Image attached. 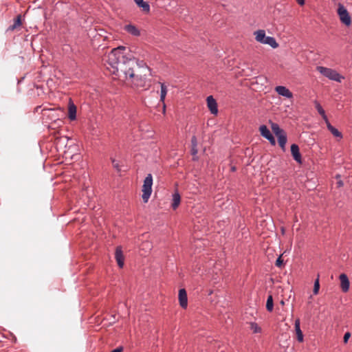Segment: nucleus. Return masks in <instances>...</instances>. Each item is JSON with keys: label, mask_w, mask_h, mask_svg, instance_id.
Masks as SVG:
<instances>
[{"label": "nucleus", "mask_w": 352, "mask_h": 352, "mask_svg": "<svg viewBox=\"0 0 352 352\" xmlns=\"http://www.w3.org/2000/svg\"><path fill=\"white\" fill-rule=\"evenodd\" d=\"M126 47L120 46L113 49L107 57V68L118 78H135L137 61L134 57L126 56Z\"/></svg>", "instance_id": "1"}, {"label": "nucleus", "mask_w": 352, "mask_h": 352, "mask_svg": "<svg viewBox=\"0 0 352 352\" xmlns=\"http://www.w3.org/2000/svg\"><path fill=\"white\" fill-rule=\"evenodd\" d=\"M256 36V41L263 43L269 45L272 48L275 49L278 47V44L276 42V39L270 36H266L265 32L263 30H258L254 32Z\"/></svg>", "instance_id": "2"}, {"label": "nucleus", "mask_w": 352, "mask_h": 352, "mask_svg": "<svg viewBox=\"0 0 352 352\" xmlns=\"http://www.w3.org/2000/svg\"><path fill=\"white\" fill-rule=\"evenodd\" d=\"M317 71H318L322 75L329 78V80L338 82H341L342 80L344 78V76L340 75L336 70L331 68L318 66L317 67Z\"/></svg>", "instance_id": "3"}, {"label": "nucleus", "mask_w": 352, "mask_h": 352, "mask_svg": "<svg viewBox=\"0 0 352 352\" xmlns=\"http://www.w3.org/2000/svg\"><path fill=\"white\" fill-rule=\"evenodd\" d=\"M152 186H153V176L151 174H148L146 178L144 180V184L142 186V200L144 203H147L151 192H152Z\"/></svg>", "instance_id": "4"}, {"label": "nucleus", "mask_w": 352, "mask_h": 352, "mask_svg": "<svg viewBox=\"0 0 352 352\" xmlns=\"http://www.w3.org/2000/svg\"><path fill=\"white\" fill-rule=\"evenodd\" d=\"M338 14L340 17L341 22L346 26H349L351 24V16L345 8V7L340 3L338 8Z\"/></svg>", "instance_id": "5"}, {"label": "nucleus", "mask_w": 352, "mask_h": 352, "mask_svg": "<svg viewBox=\"0 0 352 352\" xmlns=\"http://www.w3.org/2000/svg\"><path fill=\"white\" fill-rule=\"evenodd\" d=\"M259 131L263 137L267 139L270 143L274 146L276 144V140L274 135L272 134L269 129L265 125H261L259 128Z\"/></svg>", "instance_id": "6"}, {"label": "nucleus", "mask_w": 352, "mask_h": 352, "mask_svg": "<svg viewBox=\"0 0 352 352\" xmlns=\"http://www.w3.org/2000/svg\"><path fill=\"white\" fill-rule=\"evenodd\" d=\"M207 105L211 113L216 115L218 112L217 103L212 96H209L206 99Z\"/></svg>", "instance_id": "7"}, {"label": "nucleus", "mask_w": 352, "mask_h": 352, "mask_svg": "<svg viewBox=\"0 0 352 352\" xmlns=\"http://www.w3.org/2000/svg\"><path fill=\"white\" fill-rule=\"evenodd\" d=\"M275 91L278 95L287 98H292L293 97V94L285 86H277L275 87Z\"/></svg>", "instance_id": "8"}, {"label": "nucleus", "mask_w": 352, "mask_h": 352, "mask_svg": "<svg viewBox=\"0 0 352 352\" xmlns=\"http://www.w3.org/2000/svg\"><path fill=\"white\" fill-rule=\"evenodd\" d=\"M179 301L180 306L186 309L188 305L187 293L185 289H180L179 290Z\"/></svg>", "instance_id": "9"}, {"label": "nucleus", "mask_w": 352, "mask_h": 352, "mask_svg": "<svg viewBox=\"0 0 352 352\" xmlns=\"http://www.w3.org/2000/svg\"><path fill=\"white\" fill-rule=\"evenodd\" d=\"M115 258L119 267L122 268L124 266V258L120 246L117 247L116 249Z\"/></svg>", "instance_id": "10"}, {"label": "nucleus", "mask_w": 352, "mask_h": 352, "mask_svg": "<svg viewBox=\"0 0 352 352\" xmlns=\"http://www.w3.org/2000/svg\"><path fill=\"white\" fill-rule=\"evenodd\" d=\"M291 153L294 159L298 162H302V157L300 153L299 147L297 144H293L291 145Z\"/></svg>", "instance_id": "11"}, {"label": "nucleus", "mask_w": 352, "mask_h": 352, "mask_svg": "<svg viewBox=\"0 0 352 352\" xmlns=\"http://www.w3.org/2000/svg\"><path fill=\"white\" fill-rule=\"evenodd\" d=\"M124 30L132 36H140V30L135 25H134L131 23L124 25Z\"/></svg>", "instance_id": "12"}, {"label": "nucleus", "mask_w": 352, "mask_h": 352, "mask_svg": "<svg viewBox=\"0 0 352 352\" xmlns=\"http://www.w3.org/2000/svg\"><path fill=\"white\" fill-rule=\"evenodd\" d=\"M340 287L344 292H346L349 289V280L347 276L345 274H341L340 275Z\"/></svg>", "instance_id": "13"}, {"label": "nucleus", "mask_w": 352, "mask_h": 352, "mask_svg": "<svg viewBox=\"0 0 352 352\" xmlns=\"http://www.w3.org/2000/svg\"><path fill=\"white\" fill-rule=\"evenodd\" d=\"M198 153L197 149V139L195 135H193L191 138V154L193 155V160H197L196 156Z\"/></svg>", "instance_id": "14"}, {"label": "nucleus", "mask_w": 352, "mask_h": 352, "mask_svg": "<svg viewBox=\"0 0 352 352\" xmlns=\"http://www.w3.org/2000/svg\"><path fill=\"white\" fill-rule=\"evenodd\" d=\"M68 117L71 120H74L76 118V107L72 102L69 103Z\"/></svg>", "instance_id": "15"}, {"label": "nucleus", "mask_w": 352, "mask_h": 352, "mask_svg": "<svg viewBox=\"0 0 352 352\" xmlns=\"http://www.w3.org/2000/svg\"><path fill=\"white\" fill-rule=\"evenodd\" d=\"M181 201V197L177 191H175L172 195V204L171 206L173 210L178 208Z\"/></svg>", "instance_id": "16"}, {"label": "nucleus", "mask_w": 352, "mask_h": 352, "mask_svg": "<svg viewBox=\"0 0 352 352\" xmlns=\"http://www.w3.org/2000/svg\"><path fill=\"white\" fill-rule=\"evenodd\" d=\"M300 320L298 318L295 320L294 326L295 331L297 335V340L298 342H302L303 341V334L300 327Z\"/></svg>", "instance_id": "17"}, {"label": "nucleus", "mask_w": 352, "mask_h": 352, "mask_svg": "<svg viewBox=\"0 0 352 352\" xmlns=\"http://www.w3.org/2000/svg\"><path fill=\"white\" fill-rule=\"evenodd\" d=\"M136 5L142 8V11L148 13L150 12V5L148 2L144 1V0H134Z\"/></svg>", "instance_id": "18"}, {"label": "nucleus", "mask_w": 352, "mask_h": 352, "mask_svg": "<svg viewBox=\"0 0 352 352\" xmlns=\"http://www.w3.org/2000/svg\"><path fill=\"white\" fill-rule=\"evenodd\" d=\"M161 91H160V101L163 102V111L165 112L166 105L164 100L167 94V88L164 83L160 82Z\"/></svg>", "instance_id": "19"}, {"label": "nucleus", "mask_w": 352, "mask_h": 352, "mask_svg": "<svg viewBox=\"0 0 352 352\" xmlns=\"http://www.w3.org/2000/svg\"><path fill=\"white\" fill-rule=\"evenodd\" d=\"M131 82L137 86L143 87L145 84V77H142L141 75L136 74L135 78H131Z\"/></svg>", "instance_id": "20"}, {"label": "nucleus", "mask_w": 352, "mask_h": 352, "mask_svg": "<svg viewBox=\"0 0 352 352\" xmlns=\"http://www.w3.org/2000/svg\"><path fill=\"white\" fill-rule=\"evenodd\" d=\"M278 138V142L279 146L281 147V148L285 151V144L287 141V135L285 132L278 135L276 136Z\"/></svg>", "instance_id": "21"}, {"label": "nucleus", "mask_w": 352, "mask_h": 352, "mask_svg": "<svg viewBox=\"0 0 352 352\" xmlns=\"http://www.w3.org/2000/svg\"><path fill=\"white\" fill-rule=\"evenodd\" d=\"M21 24V16L19 14L14 19V23L8 27V31H14L15 29L20 27Z\"/></svg>", "instance_id": "22"}, {"label": "nucleus", "mask_w": 352, "mask_h": 352, "mask_svg": "<svg viewBox=\"0 0 352 352\" xmlns=\"http://www.w3.org/2000/svg\"><path fill=\"white\" fill-rule=\"evenodd\" d=\"M328 130L332 133L333 136L336 138H338L340 139L342 138V134L340 131H339L336 128L331 124V123H328V126H327Z\"/></svg>", "instance_id": "23"}, {"label": "nucleus", "mask_w": 352, "mask_h": 352, "mask_svg": "<svg viewBox=\"0 0 352 352\" xmlns=\"http://www.w3.org/2000/svg\"><path fill=\"white\" fill-rule=\"evenodd\" d=\"M271 127L272 131L276 136L285 132V131L280 129L279 125L276 123H272Z\"/></svg>", "instance_id": "24"}, {"label": "nucleus", "mask_w": 352, "mask_h": 352, "mask_svg": "<svg viewBox=\"0 0 352 352\" xmlns=\"http://www.w3.org/2000/svg\"><path fill=\"white\" fill-rule=\"evenodd\" d=\"M266 309L268 311L272 312L274 309L273 297L272 295H269L266 302Z\"/></svg>", "instance_id": "25"}, {"label": "nucleus", "mask_w": 352, "mask_h": 352, "mask_svg": "<svg viewBox=\"0 0 352 352\" xmlns=\"http://www.w3.org/2000/svg\"><path fill=\"white\" fill-rule=\"evenodd\" d=\"M250 329L254 333H261V329L256 322H251L250 323Z\"/></svg>", "instance_id": "26"}, {"label": "nucleus", "mask_w": 352, "mask_h": 352, "mask_svg": "<svg viewBox=\"0 0 352 352\" xmlns=\"http://www.w3.org/2000/svg\"><path fill=\"white\" fill-rule=\"evenodd\" d=\"M319 289H320V283H319V276H318L314 282V289H313L314 294H315V295L318 294Z\"/></svg>", "instance_id": "27"}, {"label": "nucleus", "mask_w": 352, "mask_h": 352, "mask_svg": "<svg viewBox=\"0 0 352 352\" xmlns=\"http://www.w3.org/2000/svg\"><path fill=\"white\" fill-rule=\"evenodd\" d=\"M315 107H316V109H317L318 113L320 116L322 114H324V113H325L324 110L323 109V108L322 107V106L320 105V104L318 102L315 101Z\"/></svg>", "instance_id": "28"}, {"label": "nucleus", "mask_w": 352, "mask_h": 352, "mask_svg": "<svg viewBox=\"0 0 352 352\" xmlns=\"http://www.w3.org/2000/svg\"><path fill=\"white\" fill-rule=\"evenodd\" d=\"M111 162L113 164V168L118 171L120 172L121 170L119 163L118 161H116L115 159L111 158Z\"/></svg>", "instance_id": "29"}, {"label": "nucleus", "mask_w": 352, "mask_h": 352, "mask_svg": "<svg viewBox=\"0 0 352 352\" xmlns=\"http://www.w3.org/2000/svg\"><path fill=\"white\" fill-rule=\"evenodd\" d=\"M283 263V260L282 259L281 255L278 257L276 261V266L280 267Z\"/></svg>", "instance_id": "30"}, {"label": "nucleus", "mask_w": 352, "mask_h": 352, "mask_svg": "<svg viewBox=\"0 0 352 352\" xmlns=\"http://www.w3.org/2000/svg\"><path fill=\"white\" fill-rule=\"evenodd\" d=\"M351 337V333L350 332H346L344 335L343 341L346 344L347 343L349 339Z\"/></svg>", "instance_id": "31"}, {"label": "nucleus", "mask_w": 352, "mask_h": 352, "mask_svg": "<svg viewBox=\"0 0 352 352\" xmlns=\"http://www.w3.org/2000/svg\"><path fill=\"white\" fill-rule=\"evenodd\" d=\"M321 116L322 117L323 120L325 121L326 124H327V126H328V123H330L328 118H327V116H326L325 113H324V114H322Z\"/></svg>", "instance_id": "32"}, {"label": "nucleus", "mask_w": 352, "mask_h": 352, "mask_svg": "<svg viewBox=\"0 0 352 352\" xmlns=\"http://www.w3.org/2000/svg\"><path fill=\"white\" fill-rule=\"evenodd\" d=\"M123 351V348L122 346L117 347L116 349L112 350L111 352H122Z\"/></svg>", "instance_id": "33"}, {"label": "nucleus", "mask_w": 352, "mask_h": 352, "mask_svg": "<svg viewBox=\"0 0 352 352\" xmlns=\"http://www.w3.org/2000/svg\"><path fill=\"white\" fill-rule=\"evenodd\" d=\"M296 1L300 5L302 6L305 4V0H296Z\"/></svg>", "instance_id": "34"}, {"label": "nucleus", "mask_w": 352, "mask_h": 352, "mask_svg": "<svg viewBox=\"0 0 352 352\" xmlns=\"http://www.w3.org/2000/svg\"><path fill=\"white\" fill-rule=\"evenodd\" d=\"M337 184H338V187H341V186H343V184H343V182H342V181H339V182H338V183H337Z\"/></svg>", "instance_id": "35"}, {"label": "nucleus", "mask_w": 352, "mask_h": 352, "mask_svg": "<svg viewBox=\"0 0 352 352\" xmlns=\"http://www.w3.org/2000/svg\"><path fill=\"white\" fill-rule=\"evenodd\" d=\"M60 140H61V141H66V142H67V137H64V138H62Z\"/></svg>", "instance_id": "36"}, {"label": "nucleus", "mask_w": 352, "mask_h": 352, "mask_svg": "<svg viewBox=\"0 0 352 352\" xmlns=\"http://www.w3.org/2000/svg\"><path fill=\"white\" fill-rule=\"evenodd\" d=\"M231 170H232V172L235 171V170H236V168H235L234 166H232V167L231 168Z\"/></svg>", "instance_id": "37"}, {"label": "nucleus", "mask_w": 352, "mask_h": 352, "mask_svg": "<svg viewBox=\"0 0 352 352\" xmlns=\"http://www.w3.org/2000/svg\"><path fill=\"white\" fill-rule=\"evenodd\" d=\"M280 303H281V305H283L285 304V302H284V301H283V300H281Z\"/></svg>", "instance_id": "38"}]
</instances>
